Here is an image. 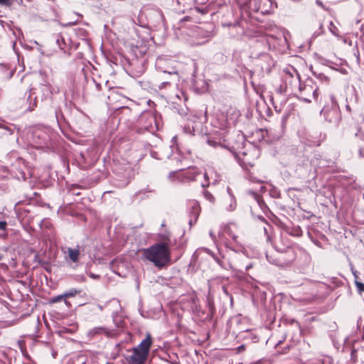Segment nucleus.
Wrapping results in <instances>:
<instances>
[{"label":"nucleus","mask_w":364,"mask_h":364,"mask_svg":"<svg viewBox=\"0 0 364 364\" xmlns=\"http://www.w3.org/2000/svg\"><path fill=\"white\" fill-rule=\"evenodd\" d=\"M219 239L227 248L225 254L220 257H215L216 262L225 269L237 270L240 267L238 259L245 255V248L237 243L232 244L230 239L236 242L237 236L233 232L230 225L225 226L218 234Z\"/></svg>","instance_id":"f257e3e1"},{"label":"nucleus","mask_w":364,"mask_h":364,"mask_svg":"<svg viewBox=\"0 0 364 364\" xmlns=\"http://www.w3.org/2000/svg\"><path fill=\"white\" fill-rule=\"evenodd\" d=\"M141 252L144 260L151 262L159 269L168 264L171 261V251L162 244H154L143 249Z\"/></svg>","instance_id":"f03ea898"},{"label":"nucleus","mask_w":364,"mask_h":364,"mask_svg":"<svg viewBox=\"0 0 364 364\" xmlns=\"http://www.w3.org/2000/svg\"><path fill=\"white\" fill-rule=\"evenodd\" d=\"M213 29L205 28L196 25L186 26H182V39L188 41L191 45H201L206 41L200 40L208 38L211 36Z\"/></svg>","instance_id":"7ed1b4c3"},{"label":"nucleus","mask_w":364,"mask_h":364,"mask_svg":"<svg viewBox=\"0 0 364 364\" xmlns=\"http://www.w3.org/2000/svg\"><path fill=\"white\" fill-rule=\"evenodd\" d=\"M203 177L205 180V183H201L202 187H205L209 185L208 177L207 173H202L196 168H188L185 171H171L168 174V178L171 181L178 180L183 183L197 181L199 177Z\"/></svg>","instance_id":"20e7f679"},{"label":"nucleus","mask_w":364,"mask_h":364,"mask_svg":"<svg viewBox=\"0 0 364 364\" xmlns=\"http://www.w3.org/2000/svg\"><path fill=\"white\" fill-rule=\"evenodd\" d=\"M321 113L328 122L334 124H337L339 122L341 118V112L334 96H331V106H325Z\"/></svg>","instance_id":"39448f33"},{"label":"nucleus","mask_w":364,"mask_h":364,"mask_svg":"<svg viewBox=\"0 0 364 364\" xmlns=\"http://www.w3.org/2000/svg\"><path fill=\"white\" fill-rule=\"evenodd\" d=\"M176 64V61L164 57H159L156 60V68L159 70L164 73H167L171 76L178 75L177 68L175 65Z\"/></svg>","instance_id":"423d86ee"},{"label":"nucleus","mask_w":364,"mask_h":364,"mask_svg":"<svg viewBox=\"0 0 364 364\" xmlns=\"http://www.w3.org/2000/svg\"><path fill=\"white\" fill-rule=\"evenodd\" d=\"M299 98L306 102H310L311 97L317 99L318 96V92L317 87H314L312 85H305L304 86L299 85Z\"/></svg>","instance_id":"0eeeda50"},{"label":"nucleus","mask_w":364,"mask_h":364,"mask_svg":"<svg viewBox=\"0 0 364 364\" xmlns=\"http://www.w3.org/2000/svg\"><path fill=\"white\" fill-rule=\"evenodd\" d=\"M147 357L144 353L134 348L132 350L131 355L128 356L127 360L131 364H142Z\"/></svg>","instance_id":"6e6552de"},{"label":"nucleus","mask_w":364,"mask_h":364,"mask_svg":"<svg viewBox=\"0 0 364 364\" xmlns=\"http://www.w3.org/2000/svg\"><path fill=\"white\" fill-rule=\"evenodd\" d=\"M188 207L190 208L189 214L191 218L189 220V224L190 225H192L197 220V218L200 214V208L198 202L196 200L190 201L188 203Z\"/></svg>","instance_id":"1a4fd4ad"},{"label":"nucleus","mask_w":364,"mask_h":364,"mask_svg":"<svg viewBox=\"0 0 364 364\" xmlns=\"http://www.w3.org/2000/svg\"><path fill=\"white\" fill-rule=\"evenodd\" d=\"M291 69L293 71V73L289 70L285 71V75L284 76V81L287 85L289 84L291 86L297 85L300 82L299 75L294 68H291Z\"/></svg>","instance_id":"9d476101"},{"label":"nucleus","mask_w":364,"mask_h":364,"mask_svg":"<svg viewBox=\"0 0 364 364\" xmlns=\"http://www.w3.org/2000/svg\"><path fill=\"white\" fill-rule=\"evenodd\" d=\"M33 142L38 146H41L46 144L48 139V134L43 130L37 129L33 133Z\"/></svg>","instance_id":"9b49d317"},{"label":"nucleus","mask_w":364,"mask_h":364,"mask_svg":"<svg viewBox=\"0 0 364 364\" xmlns=\"http://www.w3.org/2000/svg\"><path fill=\"white\" fill-rule=\"evenodd\" d=\"M139 26V28H136V32L139 35L140 38H141L144 41H147L149 38L153 39V37L151 36V30L148 26V24H137Z\"/></svg>","instance_id":"f8f14e48"},{"label":"nucleus","mask_w":364,"mask_h":364,"mask_svg":"<svg viewBox=\"0 0 364 364\" xmlns=\"http://www.w3.org/2000/svg\"><path fill=\"white\" fill-rule=\"evenodd\" d=\"M65 254H67L65 256V259L68 262H72L76 263L79 260L80 256V250L78 248H71L68 247L66 251L64 252Z\"/></svg>","instance_id":"ddd939ff"},{"label":"nucleus","mask_w":364,"mask_h":364,"mask_svg":"<svg viewBox=\"0 0 364 364\" xmlns=\"http://www.w3.org/2000/svg\"><path fill=\"white\" fill-rule=\"evenodd\" d=\"M152 343L151 337L149 333H147L146 338H144L137 347L136 349L144 353L147 356L149 355L150 348Z\"/></svg>","instance_id":"4468645a"},{"label":"nucleus","mask_w":364,"mask_h":364,"mask_svg":"<svg viewBox=\"0 0 364 364\" xmlns=\"http://www.w3.org/2000/svg\"><path fill=\"white\" fill-rule=\"evenodd\" d=\"M159 242L158 244H162L165 247L170 250L171 242L168 232L159 234Z\"/></svg>","instance_id":"2eb2a0df"},{"label":"nucleus","mask_w":364,"mask_h":364,"mask_svg":"<svg viewBox=\"0 0 364 364\" xmlns=\"http://www.w3.org/2000/svg\"><path fill=\"white\" fill-rule=\"evenodd\" d=\"M148 124L145 127L146 129L149 132H154L156 130V123L155 117L151 114H147Z\"/></svg>","instance_id":"dca6fc26"},{"label":"nucleus","mask_w":364,"mask_h":364,"mask_svg":"<svg viewBox=\"0 0 364 364\" xmlns=\"http://www.w3.org/2000/svg\"><path fill=\"white\" fill-rule=\"evenodd\" d=\"M227 192L230 198V203L228 208L227 209L228 210H233L236 208V200L235 198L232 193V191L230 187L227 188Z\"/></svg>","instance_id":"f3484780"},{"label":"nucleus","mask_w":364,"mask_h":364,"mask_svg":"<svg viewBox=\"0 0 364 364\" xmlns=\"http://www.w3.org/2000/svg\"><path fill=\"white\" fill-rule=\"evenodd\" d=\"M225 140L223 141V143H225ZM208 144L210 145V146H212L213 147H217V146H223V147H225V144H223L222 141L220 140V141H216L213 139H208Z\"/></svg>","instance_id":"a211bd4d"},{"label":"nucleus","mask_w":364,"mask_h":364,"mask_svg":"<svg viewBox=\"0 0 364 364\" xmlns=\"http://www.w3.org/2000/svg\"><path fill=\"white\" fill-rule=\"evenodd\" d=\"M55 43L58 46L60 50H63V46L65 44L64 38L60 35H55Z\"/></svg>","instance_id":"6ab92c4d"},{"label":"nucleus","mask_w":364,"mask_h":364,"mask_svg":"<svg viewBox=\"0 0 364 364\" xmlns=\"http://www.w3.org/2000/svg\"><path fill=\"white\" fill-rule=\"evenodd\" d=\"M328 29L334 36L337 37H342V33L339 31L338 28L335 26V24H329Z\"/></svg>","instance_id":"aec40b11"},{"label":"nucleus","mask_w":364,"mask_h":364,"mask_svg":"<svg viewBox=\"0 0 364 364\" xmlns=\"http://www.w3.org/2000/svg\"><path fill=\"white\" fill-rule=\"evenodd\" d=\"M249 193L250 195H252L255 199L257 200L258 205L260 206L261 208L263 209V206L264 205V201H262L261 199H260V197L256 193H255L254 191H249Z\"/></svg>","instance_id":"412c9836"},{"label":"nucleus","mask_w":364,"mask_h":364,"mask_svg":"<svg viewBox=\"0 0 364 364\" xmlns=\"http://www.w3.org/2000/svg\"><path fill=\"white\" fill-rule=\"evenodd\" d=\"M90 334L95 335L97 333H107L105 328L103 327H96L90 330Z\"/></svg>","instance_id":"4be33fe9"},{"label":"nucleus","mask_w":364,"mask_h":364,"mask_svg":"<svg viewBox=\"0 0 364 364\" xmlns=\"http://www.w3.org/2000/svg\"><path fill=\"white\" fill-rule=\"evenodd\" d=\"M14 1L15 0H0V6L11 8L14 5Z\"/></svg>","instance_id":"5701e85b"},{"label":"nucleus","mask_w":364,"mask_h":364,"mask_svg":"<svg viewBox=\"0 0 364 364\" xmlns=\"http://www.w3.org/2000/svg\"><path fill=\"white\" fill-rule=\"evenodd\" d=\"M78 292H80V291H77L75 289H71L67 291H65L64 294V297H65V299L68 298V297H73V296H75Z\"/></svg>","instance_id":"b1692460"},{"label":"nucleus","mask_w":364,"mask_h":364,"mask_svg":"<svg viewBox=\"0 0 364 364\" xmlns=\"http://www.w3.org/2000/svg\"><path fill=\"white\" fill-rule=\"evenodd\" d=\"M232 114H233L234 115H235V119H233V118H230V119H229V118H228V119H227V124H228V125L235 124V122H236V119H237V118L239 117V115H240V114H239L238 111H235V110L232 111Z\"/></svg>","instance_id":"393cba45"},{"label":"nucleus","mask_w":364,"mask_h":364,"mask_svg":"<svg viewBox=\"0 0 364 364\" xmlns=\"http://www.w3.org/2000/svg\"><path fill=\"white\" fill-rule=\"evenodd\" d=\"M7 228V223L5 220H0V230L3 232L0 235H6V231Z\"/></svg>","instance_id":"a878e982"},{"label":"nucleus","mask_w":364,"mask_h":364,"mask_svg":"<svg viewBox=\"0 0 364 364\" xmlns=\"http://www.w3.org/2000/svg\"><path fill=\"white\" fill-rule=\"evenodd\" d=\"M243 158L242 159V161L245 164H249L250 166L252 165V161L248 157L247 153L243 151L242 153Z\"/></svg>","instance_id":"bb28decb"},{"label":"nucleus","mask_w":364,"mask_h":364,"mask_svg":"<svg viewBox=\"0 0 364 364\" xmlns=\"http://www.w3.org/2000/svg\"><path fill=\"white\" fill-rule=\"evenodd\" d=\"M203 196L207 200L210 201V203L214 202V197L210 192L207 191H204Z\"/></svg>","instance_id":"cd10ccee"},{"label":"nucleus","mask_w":364,"mask_h":364,"mask_svg":"<svg viewBox=\"0 0 364 364\" xmlns=\"http://www.w3.org/2000/svg\"><path fill=\"white\" fill-rule=\"evenodd\" d=\"M355 287H356L358 291L360 293L364 292V284L363 283L358 282V281H355Z\"/></svg>","instance_id":"c85d7f7f"},{"label":"nucleus","mask_w":364,"mask_h":364,"mask_svg":"<svg viewBox=\"0 0 364 364\" xmlns=\"http://www.w3.org/2000/svg\"><path fill=\"white\" fill-rule=\"evenodd\" d=\"M63 299H65V297H64V294L53 297L51 299V302L57 303L62 301Z\"/></svg>","instance_id":"c756f323"},{"label":"nucleus","mask_w":364,"mask_h":364,"mask_svg":"<svg viewBox=\"0 0 364 364\" xmlns=\"http://www.w3.org/2000/svg\"><path fill=\"white\" fill-rule=\"evenodd\" d=\"M350 355H351V359L353 360L355 362L356 360V358H357V350L355 349H353L351 350Z\"/></svg>","instance_id":"7c9ffc66"},{"label":"nucleus","mask_w":364,"mask_h":364,"mask_svg":"<svg viewBox=\"0 0 364 364\" xmlns=\"http://www.w3.org/2000/svg\"><path fill=\"white\" fill-rule=\"evenodd\" d=\"M88 275H89V277H90L92 279H99L100 278V276L99 274H95L92 272L88 273Z\"/></svg>","instance_id":"2f4dec72"},{"label":"nucleus","mask_w":364,"mask_h":364,"mask_svg":"<svg viewBox=\"0 0 364 364\" xmlns=\"http://www.w3.org/2000/svg\"><path fill=\"white\" fill-rule=\"evenodd\" d=\"M36 107V99L35 98L34 100V102L32 104V105H30L28 109L29 111H33L34 110L35 107Z\"/></svg>","instance_id":"473e14b6"},{"label":"nucleus","mask_w":364,"mask_h":364,"mask_svg":"<svg viewBox=\"0 0 364 364\" xmlns=\"http://www.w3.org/2000/svg\"><path fill=\"white\" fill-rule=\"evenodd\" d=\"M0 128L5 129L11 133V131L9 127L5 126L3 123H0Z\"/></svg>","instance_id":"72a5a7b5"},{"label":"nucleus","mask_w":364,"mask_h":364,"mask_svg":"<svg viewBox=\"0 0 364 364\" xmlns=\"http://www.w3.org/2000/svg\"><path fill=\"white\" fill-rule=\"evenodd\" d=\"M316 4L321 6L322 8H324L323 3L320 0H316Z\"/></svg>","instance_id":"f704fd0d"},{"label":"nucleus","mask_w":364,"mask_h":364,"mask_svg":"<svg viewBox=\"0 0 364 364\" xmlns=\"http://www.w3.org/2000/svg\"><path fill=\"white\" fill-rule=\"evenodd\" d=\"M261 35V32L260 31H255V34L253 35H250L251 36H260Z\"/></svg>","instance_id":"c9c22d12"},{"label":"nucleus","mask_w":364,"mask_h":364,"mask_svg":"<svg viewBox=\"0 0 364 364\" xmlns=\"http://www.w3.org/2000/svg\"><path fill=\"white\" fill-rule=\"evenodd\" d=\"M168 84V82H163L161 85H159V88L164 87L165 85Z\"/></svg>","instance_id":"e433bc0d"},{"label":"nucleus","mask_w":364,"mask_h":364,"mask_svg":"<svg viewBox=\"0 0 364 364\" xmlns=\"http://www.w3.org/2000/svg\"><path fill=\"white\" fill-rule=\"evenodd\" d=\"M0 267H2L4 269H6L8 268V266L6 264H0Z\"/></svg>","instance_id":"4c0bfd02"},{"label":"nucleus","mask_w":364,"mask_h":364,"mask_svg":"<svg viewBox=\"0 0 364 364\" xmlns=\"http://www.w3.org/2000/svg\"><path fill=\"white\" fill-rule=\"evenodd\" d=\"M245 349V346L244 345H241L238 347V351L240 352L242 351V350Z\"/></svg>","instance_id":"58836bf2"},{"label":"nucleus","mask_w":364,"mask_h":364,"mask_svg":"<svg viewBox=\"0 0 364 364\" xmlns=\"http://www.w3.org/2000/svg\"><path fill=\"white\" fill-rule=\"evenodd\" d=\"M208 253H210L215 260V257H218V256L215 255L213 253L210 252V251H208Z\"/></svg>","instance_id":"ea45409f"},{"label":"nucleus","mask_w":364,"mask_h":364,"mask_svg":"<svg viewBox=\"0 0 364 364\" xmlns=\"http://www.w3.org/2000/svg\"><path fill=\"white\" fill-rule=\"evenodd\" d=\"M252 267V264H248L245 267V270H248L249 269H250Z\"/></svg>","instance_id":"a19ab883"},{"label":"nucleus","mask_w":364,"mask_h":364,"mask_svg":"<svg viewBox=\"0 0 364 364\" xmlns=\"http://www.w3.org/2000/svg\"><path fill=\"white\" fill-rule=\"evenodd\" d=\"M210 235L212 237V239L214 240L215 237H214V236L213 235V232L212 231H210Z\"/></svg>","instance_id":"79ce46f5"},{"label":"nucleus","mask_w":364,"mask_h":364,"mask_svg":"<svg viewBox=\"0 0 364 364\" xmlns=\"http://www.w3.org/2000/svg\"><path fill=\"white\" fill-rule=\"evenodd\" d=\"M4 255L3 254L0 253V261L3 259Z\"/></svg>","instance_id":"37998d69"},{"label":"nucleus","mask_w":364,"mask_h":364,"mask_svg":"<svg viewBox=\"0 0 364 364\" xmlns=\"http://www.w3.org/2000/svg\"><path fill=\"white\" fill-rule=\"evenodd\" d=\"M359 154H360V156H362V149L359 150Z\"/></svg>","instance_id":"c03bdc74"},{"label":"nucleus","mask_w":364,"mask_h":364,"mask_svg":"<svg viewBox=\"0 0 364 364\" xmlns=\"http://www.w3.org/2000/svg\"><path fill=\"white\" fill-rule=\"evenodd\" d=\"M0 364H6L4 361L0 360Z\"/></svg>","instance_id":"a18cd8bd"},{"label":"nucleus","mask_w":364,"mask_h":364,"mask_svg":"<svg viewBox=\"0 0 364 364\" xmlns=\"http://www.w3.org/2000/svg\"><path fill=\"white\" fill-rule=\"evenodd\" d=\"M151 156H154V157H155V156H156L155 153H154V152L151 153Z\"/></svg>","instance_id":"49530a36"},{"label":"nucleus","mask_w":364,"mask_h":364,"mask_svg":"<svg viewBox=\"0 0 364 364\" xmlns=\"http://www.w3.org/2000/svg\"><path fill=\"white\" fill-rule=\"evenodd\" d=\"M250 364H259V361L256 362V363H250Z\"/></svg>","instance_id":"de8ad7c7"},{"label":"nucleus","mask_w":364,"mask_h":364,"mask_svg":"<svg viewBox=\"0 0 364 364\" xmlns=\"http://www.w3.org/2000/svg\"><path fill=\"white\" fill-rule=\"evenodd\" d=\"M193 65H194L195 68H196V63L195 61L193 62Z\"/></svg>","instance_id":"09e8293b"},{"label":"nucleus","mask_w":364,"mask_h":364,"mask_svg":"<svg viewBox=\"0 0 364 364\" xmlns=\"http://www.w3.org/2000/svg\"><path fill=\"white\" fill-rule=\"evenodd\" d=\"M347 109L350 110V107L348 105L346 106Z\"/></svg>","instance_id":"8fccbe9b"},{"label":"nucleus","mask_w":364,"mask_h":364,"mask_svg":"<svg viewBox=\"0 0 364 364\" xmlns=\"http://www.w3.org/2000/svg\"><path fill=\"white\" fill-rule=\"evenodd\" d=\"M264 188V186H261V191H263Z\"/></svg>","instance_id":"3c124183"},{"label":"nucleus","mask_w":364,"mask_h":364,"mask_svg":"<svg viewBox=\"0 0 364 364\" xmlns=\"http://www.w3.org/2000/svg\"><path fill=\"white\" fill-rule=\"evenodd\" d=\"M276 265H282L280 263H275Z\"/></svg>","instance_id":"603ef678"},{"label":"nucleus","mask_w":364,"mask_h":364,"mask_svg":"<svg viewBox=\"0 0 364 364\" xmlns=\"http://www.w3.org/2000/svg\"><path fill=\"white\" fill-rule=\"evenodd\" d=\"M31 95H32V92H31V94H30V95H29V98H31Z\"/></svg>","instance_id":"864d4df0"},{"label":"nucleus","mask_w":364,"mask_h":364,"mask_svg":"<svg viewBox=\"0 0 364 364\" xmlns=\"http://www.w3.org/2000/svg\"><path fill=\"white\" fill-rule=\"evenodd\" d=\"M224 26H225L226 24H223ZM228 26H230L231 24L230 23H228L227 24Z\"/></svg>","instance_id":"5fc2aeb1"},{"label":"nucleus","mask_w":364,"mask_h":364,"mask_svg":"<svg viewBox=\"0 0 364 364\" xmlns=\"http://www.w3.org/2000/svg\"><path fill=\"white\" fill-rule=\"evenodd\" d=\"M363 198H364V194H363Z\"/></svg>","instance_id":"6e6d98bb"}]
</instances>
